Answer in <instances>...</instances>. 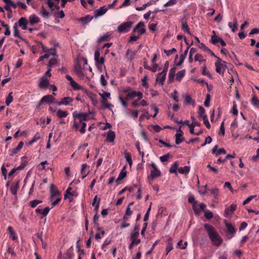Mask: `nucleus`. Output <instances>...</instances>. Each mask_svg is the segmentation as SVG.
<instances>
[{
    "label": "nucleus",
    "instance_id": "864d4df0",
    "mask_svg": "<svg viewBox=\"0 0 259 259\" xmlns=\"http://www.w3.org/2000/svg\"><path fill=\"white\" fill-rule=\"evenodd\" d=\"M198 47L206 52H207L208 51H209V49L207 47H206L203 43H199V44H198Z\"/></svg>",
    "mask_w": 259,
    "mask_h": 259
},
{
    "label": "nucleus",
    "instance_id": "58836bf2",
    "mask_svg": "<svg viewBox=\"0 0 259 259\" xmlns=\"http://www.w3.org/2000/svg\"><path fill=\"white\" fill-rule=\"evenodd\" d=\"M185 70H182L176 74V79L180 81L185 74Z\"/></svg>",
    "mask_w": 259,
    "mask_h": 259
},
{
    "label": "nucleus",
    "instance_id": "603ef678",
    "mask_svg": "<svg viewBox=\"0 0 259 259\" xmlns=\"http://www.w3.org/2000/svg\"><path fill=\"white\" fill-rule=\"evenodd\" d=\"M192 103H194V102L192 101V99L191 96L190 95H186L184 103L185 104L187 105V104H191Z\"/></svg>",
    "mask_w": 259,
    "mask_h": 259
},
{
    "label": "nucleus",
    "instance_id": "f257e3e1",
    "mask_svg": "<svg viewBox=\"0 0 259 259\" xmlns=\"http://www.w3.org/2000/svg\"><path fill=\"white\" fill-rule=\"evenodd\" d=\"M204 228L213 244L217 246H220L223 242V239L217 232L214 227L210 224H205Z\"/></svg>",
    "mask_w": 259,
    "mask_h": 259
},
{
    "label": "nucleus",
    "instance_id": "9b49d317",
    "mask_svg": "<svg viewBox=\"0 0 259 259\" xmlns=\"http://www.w3.org/2000/svg\"><path fill=\"white\" fill-rule=\"evenodd\" d=\"M19 181H17V182H14L12 183L10 186V191L11 193L15 196L17 195V191L18 189L19 188Z\"/></svg>",
    "mask_w": 259,
    "mask_h": 259
},
{
    "label": "nucleus",
    "instance_id": "aec40b11",
    "mask_svg": "<svg viewBox=\"0 0 259 259\" xmlns=\"http://www.w3.org/2000/svg\"><path fill=\"white\" fill-rule=\"evenodd\" d=\"M166 73H163L162 72L159 73L157 74L156 76V80L157 81H159V83L161 85H163L164 82L165 80Z\"/></svg>",
    "mask_w": 259,
    "mask_h": 259
},
{
    "label": "nucleus",
    "instance_id": "79ce46f5",
    "mask_svg": "<svg viewBox=\"0 0 259 259\" xmlns=\"http://www.w3.org/2000/svg\"><path fill=\"white\" fill-rule=\"evenodd\" d=\"M136 97V91H132L131 92H128L125 97V100H129L130 99H133Z\"/></svg>",
    "mask_w": 259,
    "mask_h": 259
},
{
    "label": "nucleus",
    "instance_id": "4c0bfd02",
    "mask_svg": "<svg viewBox=\"0 0 259 259\" xmlns=\"http://www.w3.org/2000/svg\"><path fill=\"white\" fill-rule=\"evenodd\" d=\"M14 29V35L15 37H19V38L22 39V37L20 35V32L17 28V23H15L13 26Z\"/></svg>",
    "mask_w": 259,
    "mask_h": 259
},
{
    "label": "nucleus",
    "instance_id": "37998d69",
    "mask_svg": "<svg viewBox=\"0 0 259 259\" xmlns=\"http://www.w3.org/2000/svg\"><path fill=\"white\" fill-rule=\"evenodd\" d=\"M12 92L9 93L8 97L6 98V104L7 106H9L13 102V97L12 96Z\"/></svg>",
    "mask_w": 259,
    "mask_h": 259
},
{
    "label": "nucleus",
    "instance_id": "dca6fc26",
    "mask_svg": "<svg viewBox=\"0 0 259 259\" xmlns=\"http://www.w3.org/2000/svg\"><path fill=\"white\" fill-rule=\"evenodd\" d=\"M183 135V132L181 130L180 128H179V130L177 131V134L175 135L176 137V143L178 145L180 144L181 143H182L184 140V138H182Z\"/></svg>",
    "mask_w": 259,
    "mask_h": 259
},
{
    "label": "nucleus",
    "instance_id": "5701e85b",
    "mask_svg": "<svg viewBox=\"0 0 259 259\" xmlns=\"http://www.w3.org/2000/svg\"><path fill=\"white\" fill-rule=\"evenodd\" d=\"M107 11V9L104 6L101 7L99 9H97L95 11L96 17H98L103 15Z\"/></svg>",
    "mask_w": 259,
    "mask_h": 259
},
{
    "label": "nucleus",
    "instance_id": "ea45409f",
    "mask_svg": "<svg viewBox=\"0 0 259 259\" xmlns=\"http://www.w3.org/2000/svg\"><path fill=\"white\" fill-rule=\"evenodd\" d=\"M42 202L41 200L35 199L32 201H30L29 202V205L32 208L35 207L37 205L41 203Z\"/></svg>",
    "mask_w": 259,
    "mask_h": 259
},
{
    "label": "nucleus",
    "instance_id": "49530a36",
    "mask_svg": "<svg viewBox=\"0 0 259 259\" xmlns=\"http://www.w3.org/2000/svg\"><path fill=\"white\" fill-rule=\"evenodd\" d=\"M204 217L208 220L212 219L213 217L212 212L209 210L204 211Z\"/></svg>",
    "mask_w": 259,
    "mask_h": 259
},
{
    "label": "nucleus",
    "instance_id": "e2e57ef3",
    "mask_svg": "<svg viewBox=\"0 0 259 259\" xmlns=\"http://www.w3.org/2000/svg\"><path fill=\"white\" fill-rule=\"evenodd\" d=\"M202 119L203 120V123L205 124V125L206 126V127L208 129L210 128L211 125L208 121L207 116H205L204 118H203Z\"/></svg>",
    "mask_w": 259,
    "mask_h": 259
},
{
    "label": "nucleus",
    "instance_id": "5fc2aeb1",
    "mask_svg": "<svg viewBox=\"0 0 259 259\" xmlns=\"http://www.w3.org/2000/svg\"><path fill=\"white\" fill-rule=\"evenodd\" d=\"M202 74L203 75H205V76H207L209 77V78L211 77V74L210 73V72L208 71L207 70L206 67L205 66H204L203 67V70H202Z\"/></svg>",
    "mask_w": 259,
    "mask_h": 259
},
{
    "label": "nucleus",
    "instance_id": "774afa93",
    "mask_svg": "<svg viewBox=\"0 0 259 259\" xmlns=\"http://www.w3.org/2000/svg\"><path fill=\"white\" fill-rule=\"evenodd\" d=\"M210 193L212 195L214 196L215 198L218 195L219 193V190L218 188H214L210 190Z\"/></svg>",
    "mask_w": 259,
    "mask_h": 259
},
{
    "label": "nucleus",
    "instance_id": "412c9836",
    "mask_svg": "<svg viewBox=\"0 0 259 259\" xmlns=\"http://www.w3.org/2000/svg\"><path fill=\"white\" fill-rule=\"evenodd\" d=\"M74 72L79 77H83L84 76L81 65L79 63H76L74 67Z\"/></svg>",
    "mask_w": 259,
    "mask_h": 259
},
{
    "label": "nucleus",
    "instance_id": "72a5a7b5",
    "mask_svg": "<svg viewBox=\"0 0 259 259\" xmlns=\"http://www.w3.org/2000/svg\"><path fill=\"white\" fill-rule=\"evenodd\" d=\"M179 163L177 161L175 162L169 168V172L171 174H177V170H178Z\"/></svg>",
    "mask_w": 259,
    "mask_h": 259
},
{
    "label": "nucleus",
    "instance_id": "8fccbe9b",
    "mask_svg": "<svg viewBox=\"0 0 259 259\" xmlns=\"http://www.w3.org/2000/svg\"><path fill=\"white\" fill-rule=\"evenodd\" d=\"M211 96L210 94H207L206 96V99L204 102V105L206 107H209L210 105V100Z\"/></svg>",
    "mask_w": 259,
    "mask_h": 259
},
{
    "label": "nucleus",
    "instance_id": "680f3d73",
    "mask_svg": "<svg viewBox=\"0 0 259 259\" xmlns=\"http://www.w3.org/2000/svg\"><path fill=\"white\" fill-rule=\"evenodd\" d=\"M251 102L253 105L259 107V100L256 97L252 98Z\"/></svg>",
    "mask_w": 259,
    "mask_h": 259
},
{
    "label": "nucleus",
    "instance_id": "473e14b6",
    "mask_svg": "<svg viewBox=\"0 0 259 259\" xmlns=\"http://www.w3.org/2000/svg\"><path fill=\"white\" fill-rule=\"evenodd\" d=\"M72 190V188L71 187H69L66 191V194L64 196V199H66V198L68 197V195L71 196H74L76 197L77 196V193L75 191H73L72 192H71V190Z\"/></svg>",
    "mask_w": 259,
    "mask_h": 259
},
{
    "label": "nucleus",
    "instance_id": "7c9ffc66",
    "mask_svg": "<svg viewBox=\"0 0 259 259\" xmlns=\"http://www.w3.org/2000/svg\"><path fill=\"white\" fill-rule=\"evenodd\" d=\"M93 17L92 16L87 15L85 17L80 18L79 19V21L82 23L83 25H85L90 22L93 19Z\"/></svg>",
    "mask_w": 259,
    "mask_h": 259
},
{
    "label": "nucleus",
    "instance_id": "9d476101",
    "mask_svg": "<svg viewBox=\"0 0 259 259\" xmlns=\"http://www.w3.org/2000/svg\"><path fill=\"white\" fill-rule=\"evenodd\" d=\"M50 193H51V201H53L55 197L57 196H59L60 195V192L58 190V189L55 187L53 184L51 185L50 188Z\"/></svg>",
    "mask_w": 259,
    "mask_h": 259
},
{
    "label": "nucleus",
    "instance_id": "e433bc0d",
    "mask_svg": "<svg viewBox=\"0 0 259 259\" xmlns=\"http://www.w3.org/2000/svg\"><path fill=\"white\" fill-rule=\"evenodd\" d=\"M198 113L199 118H204L205 116H207V115L205 114V111L204 108L201 106L199 107V110Z\"/></svg>",
    "mask_w": 259,
    "mask_h": 259
},
{
    "label": "nucleus",
    "instance_id": "f3484780",
    "mask_svg": "<svg viewBox=\"0 0 259 259\" xmlns=\"http://www.w3.org/2000/svg\"><path fill=\"white\" fill-rule=\"evenodd\" d=\"M139 236V235H138L137 233H132L130 237L131 242L136 245L139 244L141 241V239H138Z\"/></svg>",
    "mask_w": 259,
    "mask_h": 259
},
{
    "label": "nucleus",
    "instance_id": "bb28decb",
    "mask_svg": "<svg viewBox=\"0 0 259 259\" xmlns=\"http://www.w3.org/2000/svg\"><path fill=\"white\" fill-rule=\"evenodd\" d=\"M126 176V171L123 168L119 173V175L116 180V182L117 183V185H119L120 184V181H122L124 178H125Z\"/></svg>",
    "mask_w": 259,
    "mask_h": 259
},
{
    "label": "nucleus",
    "instance_id": "7ed1b4c3",
    "mask_svg": "<svg viewBox=\"0 0 259 259\" xmlns=\"http://www.w3.org/2000/svg\"><path fill=\"white\" fill-rule=\"evenodd\" d=\"M225 224L227 228V232L231 235V236H227V238L228 239H231L235 234L236 229L232 224L228 223L227 221H225Z\"/></svg>",
    "mask_w": 259,
    "mask_h": 259
},
{
    "label": "nucleus",
    "instance_id": "2eb2a0df",
    "mask_svg": "<svg viewBox=\"0 0 259 259\" xmlns=\"http://www.w3.org/2000/svg\"><path fill=\"white\" fill-rule=\"evenodd\" d=\"M41 102L47 103H56L55 102V98L51 95H48L47 96H44L41 99Z\"/></svg>",
    "mask_w": 259,
    "mask_h": 259
},
{
    "label": "nucleus",
    "instance_id": "3c124183",
    "mask_svg": "<svg viewBox=\"0 0 259 259\" xmlns=\"http://www.w3.org/2000/svg\"><path fill=\"white\" fill-rule=\"evenodd\" d=\"M237 29H238V21H237V19L236 18H234L233 19V28H232V29L231 30V31L233 32H235L237 30Z\"/></svg>",
    "mask_w": 259,
    "mask_h": 259
},
{
    "label": "nucleus",
    "instance_id": "a878e982",
    "mask_svg": "<svg viewBox=\"0 0 259 259\" xmlns=\"http://www.w3.org/2000/svg\"><path fill=\"white\" fill-rule=\"evenodd\" d=\"M101 103L103 109L108 108L111 110V108L113 106L111 104L108 103L107 100L103 96H102Z\"/></svg>",
    "mask_w": 259,
    "mask_h": 259
},
{
    "label": "nucleus",
    "instance_id": "0e129e2a",
    "mask_svg": "<svg viewBox=\"0 0 259 259\" xmlns=\"http://www.w3.org/2000/svg\"><path fill=\"white\" fill-rule=\"evenodd\" d=\"M192 208L195 215L196 216H199L200 214V210L197 208L196 205H193Z\"/></svg>",
    "mask_w": 259,
    "mask_h": 259
},
{
    "label": "nucleus",
    "instance_id": "f03ea898",
    "mask_svg": "<svg viewBox=\"0 0 259 259\" xmlns=\"http://www.w3.org/2000/svg\"><path fill=\"white\" fill-rule=\"evenodd\" d=\"M133 23L131 21L123 22L117 27V31L120 33H126L130 31Z\"/></svg>",
    "mask_w": 259,
    "mask_h": 259
},
{
    "label": "nucleus",
    "instance_id": "338daca9",
    "mask_svg": "<svg viewBox=\"0 0 259 259\" xmlns=\"http://www.w3.org/2000/svg\"><path fill=\"white\" fill-rule=\"evenodd\" d=\"M177 52V50L175 48H172V49L166 50H164V52L167 55L169 56L172 54H174Z\"/></svg>",
    "mask_w": 259,
    "mask_h": 259
},
{
    "label": "nucleus",
    "instance_id": "a19ab883",
    "mask_svg": "<svg viewBox=\"0 0 259 259\" xmlns=\"http://www.w3.org/2000/svg\"><path fill=\"white\" fill-rule=\"evenodd\" d=\"M39 44H41V42H36V45L32 47V51L33 54L37 53L39 52L41 46H39Z\"/></svg>",
    "mask_w": 259,
    "mask_h": 259
},
{
    "label": "nucleus",
    "instance_id": "c9c22d12",
    "mask_svg": "<svg viewBox=\"0 0 259 259\" xmlns=\"http://www.w3.org/2000/svg\"><path fill=\"white\" fill-rule=\"evenodd\" d=\"M68 113L66 111H63L61 109L58 110L57 111V116L59 118H64L66 117L68 115Z\"/></svg>",
    "mask_w": 259,
    "mask_h": 259
},
{
    "label": "nucleus",
    "instance_id": "4468645a",
    "mask_svg": "<svg viewBox=\"0 0 259 259\" xmlns=\"http://www.w3.org/2000/svg\"><path fill=\"white\" fill-rule=\"evenodd\" d=\"M40 21L39 18L35 14L31 15L29 17L28 23L31 25H34Z\"/></svg>",
    "mask_w": 259,
    "mask_h": 259
},
{
    "label": "nucleus",
    "instance_id": "6ab92c4d",
    "mask_svg": "<svg viewBox=\"0 0 259 259\" xmlns=\"http://www.w3.org/2000/svg\"><path fill=\"white\" fill-rule=\"evenodd\" d=\"M73 100L70 97H64L62 99L61 101L57 102L58 105H68L73 102Z\"/></svg>",
    "mask_w": 259,
    "mask_h": 259
},
{
    "label": "nucleus",
    "instance_id": "13d9d810",
    "mask_svg": "<svg viewBox=\"0 0 259 259\" xmlns=\"http://www.w3.org/2000/svg\"><path fill=\"white\" fill-rule=\"evenodd\" d=\"M170 157L169 153H167L165 154L161 157H160V160L162 162H164L167 161L168 158Z\"/></svg>",
    "mask_w": 259,
    "mask_h": 259
},
{
    "label": "nucleus",
    "instance_id": "09e8293b",
    "mask_svg": "<svg viewBox=\"0 0 259 259\" xmlns=\"http://www.w3.org/2000/svg\"><path fill=\"white\" fill-rule=\"evenodd\" d=\"M3 2L6 4H8L10 5L11 7L13 8L14 9H16L18 6L17 3H15L11 0H3Z\"/></svg>",
    "mask_w": 259,
    "mask_h": 259
},
{
    "label": "nucleus",
    "instance_id": "4d7b16f0",
    "mask_svg": "<svg viewBox=\"0 0 259 259\" xmlns=\"http://www.w3.org/2000/svg\"><path fill=\"white\" fill-rule=\"evenodd\" d=\"M188 245L187 242H185L184 244H183V241L180 240L178 243V246H179V247L182 249H184L186 248L187 246Z\"/></svg>",
    "mask_w": 259,
    "mask_h": 259
},
{
    "label": "nucleus",
    "instance_id": "c03bdc74",
    "mask_svg": "<svg viewBox=\"0 0 259 259\" xmlns=\"http://www.w3.org/2000/svg\"><path fill=\"white\" fill-rule=\"evenodd\" d=\"M170 239H169L168 240V241L167 242V245H166V253H165V256H166L168 253L173 249V246H172V243L170 241Z\"/></svg>",
    "mask_w": 259,
    "mask_h": 259
},
{
    "label": "nucleus",
    "instance_id": "b1692460",
    "mask_svg": "<svg viewBox=\"0 0 259 259\" xmlns=\"http://www.w3.org/2000/svg\"><path fill=\"white\" fill-rule=\"evenodd\" d=\"M115 138V133L113 131L110 130L107 133V137H106L107 142H110V143L113 142L114 141Z\"/></svg>",
    "mask_w": 259,
    "mask_h": 259
},
{
    "label": "nucleus",
    "instance_id": "bf43d9fd",
    "mask_svg": "<svg viewBox=\"0 0 259 259\" xmlns=\"http://www.w3.org/2000/svg\"><path fill=\"white\" fill-rule=\"evenodd\" d=\"M100 80L101 84L103 87H105L107 85V83L104 75L102 74L101 75Z\"/></svg>",
    "mask_w": 259,
    "mask_h": 259
},
{
    "label": "nucleus",
    "instance_id": "052dcab7",
    "mask_svg": "<svg viewBox=\"0 0 259 259\" xmlns=\"http://www.w3.org/2000/svg\"><path fill=\"white\" fill-rule=\"evenodd\" d=\"M188 202L193 205H196L197 201L195 200L194 196L191 195L188 198Z\"/></svg>",
    "mask_w": 259,
    "mask_h": 259
},
{
    "label": "nucleus",
    "instance_id": "393cba45",
    "mask_svg": "<svg viewBox=\"0 0 259 259\" xmlns=\"http://www.w3.org/2000/svg\"><path fill=\"white\" fill-rule=\"evenodd\" d=\"M189 49V46L187 47L184 53L180 55V60L177 64V66H180L183 63L186 56H187Z\"/></svg>",
    "mask_w": 259,
    "mask_h": 259
},
{
    "label": "nucleus",
    "instance_id": "39448f33",
    "mask_svg": "<svg viewBox=\"0 0 259 259\" xmlns=\"http://www.w3.org/2000/svg\"><path fill=\"white\" fill-rule=\"evenodd\" d=\"M153 169L151 170L150 176L149 178L154 179L161 175L160 171L157 168L156 164L154 162H152L151 164Z\"/></svg>",
    "mask_w": 259,
    "mask_h": 259
},
{
    "label": "nucleus",
    "instance_id": "423d86ee",
    "mask_svg": "<svg viewBox=\"0 0 259 259\" xmlns=\"http://www.w3.org/2000/svg\"><path fill=\"white\" fill-rule=\"evenodd\" d=\"M223 63H226L225 61H222L220 58H218V61L215 63L216 72L219 74H223L225 70H224Z\"/></svg>",
    "mask_w": 259,
    "mask_h": 259
},
{
    "label": "nucleus",
    "instance_id": "1a4fd4ad",
    "mask_svg": "<svg viewBox=\"0 0 259 259\" xmlns=\"http://www.w3.org/2000/svg\"><path fill=\"white\" fill-rule=\"evenodd\" d=\"M210 42L214 45H217V43L219 42L220 43L221 46L223 47L226 46V43L224 41V40L222 38L218 37L215 35H212L211 36Z\"/></svg>",
    "mask_w": 259,
    "mask_h": 259
},
{
    "label": "nucleus",
    "instance_id": "f8f14e48",
    "mask_svg": "<svg viewBox=\"0 0 259 259\" xmlns=\"http://www.w3.org/2000/svg\"><path fill=\"white\" fill-rule=\"evenodd\" d=\"M49 85V80L45 76L41 77L39 79L38 87L41 89H46Z\"/></svg>",
    "mask_w": 259,
    "mask_h": 259
},
{
    "label": "nucleus",
    "instance_id": "ddd939ff",
    "mask_svg": "<svg viewBox=\"0 0 259 259\" xmlns=\"http://www.w3.org/2000/svg\"><path fill=\"white\" fill-rule=\"evenodd\" d=\"M17 24L23 30L27 29V25L28 23V20L25 17H21L17 23Z\"/></svg>",
    "mask_w": 259,
    "mask_h": 259
},
{
    "label": "nucleus",
    "instance_id": "2f4dec72",
    "mask_svg": "<svg viewBox=\"0 0 259 259\" xmlns=\"http://www.w3.org/2000/svg\"><path fill=\"white\" fill-rule=\"evenodd\" d=\"M181 24H182V26H181L182 30L183 31L187 32L188 34L191 35L190 28H189L188 25L187 24V23L186 21H182L181 22Z\"/></svg>",
    "mask_w": 259,
    "mask_h": 259
},
{
    "label": "nucleus",
    "instance_id": "69168bd1",
    "mask_svg": "<svg viewBox=\"0 0 259 259\" xmlns=\"http://www.w3.org/2000/svg\"><path fill=\"white\" fill-rule=\"evenodd\" d=\"M195 60L196 61L203 62L205 60L203 59V56L200 54H197L195 56Z\"/></svg>",
    "mask_w": 259,
    "mask_h": 259
},
{
    "label": "nucleus",
    "instance_id": "cd10ccee",
    "mask_svg": "<svg viewBox=\"0 0 259 259\" xmlns=\"http://www.w3.org/2000/svg\"><path fill=\"white\" fill-rule=\"evenodd\" d=\"M176 68L175 67H174L170 69L168 73V81L169 82L173 81L176 74Z\"/></svg>",
    "mask_w": 259,
    "mask_h": 259
},
{
    "label": "nucleus",
    "instance_id": "a18cd8bd",
    "mask_svg": "<svg viewBox=\"0 0 259 259\" xmlns=\"http://www.w3.org/2000/svg\"><path fill=\"white\" fill-rule=\"evenodd\" d=\"M40 138V136L39 133H36L32 139L29 142V145H32L34 143L36 142L37 140H38Z\"/></svg>",
    "mask_w": 259,
    "mask_h": 259
},
{
    "label": "nucleus",
    "instance_id": "a211bd4d",
    "mask_svg": "<svg viewBox=\"0 0 259 259\" xmlns=\"http://www.w3.org/2000/svg\"><path fill=\"white\" fill-rule=\"evenodd\" d=\"M39 46L40 48L42 49V52L46 53H49L50 55L53 56H56V49L55 48H51L50 49H48L46 47H45L41 42L39 44Z\"/></svg>",
    "mask_w": 259,
    "mask_h": 259
},
{
    "label": "nucleus",
    "instance_id": "c85d7f7f",
    "mask_svg": "<svg viewBox=\"0 0 259 259\" xmlns=\"http://www.w3.org/2000/svg\"><path fill=\"white\" fill-rule=\"evenodd\" d=\"M51 13L52 12H49L47 11L43 6L41 7L40 14L43 18L46 19L48 18L51 15Z\"/></svg>",
    "mask_w": 259,
    "mask_h": 259
},
{
    "label": "nucleus",
    "instance_id": "6e6d98bb",
    "mask_svg": "<svg viewBox=\"0 0 259 259\" xmlns=\"http://www.w3.org/2000/svg\"><path fill=\"white\" fill-rule=\"evenodd\" d=\"M178 0H169L168 2L164 5L165 7L171 6L177 4Z\"/></svg>",
    "mask_w": 259,
    "mask_h": 259
},
{
    "label": "nucleus",
    "instance_id": "0eeeda50",
    "mask_svg": "<svg viewBox=\"0 0 259 259\" xmlns=\"http://www.w3.org/2000/svg\"><path fill=\"white\" fill-rule=\"evenodd\" d=\"M236 207L237 205L236 204H232L229 208H226L225 210V217L227 218H231Z\"/></svg>",
    "mask_w": 259,
    "mask_h": 259
},
{
    "label": "nucleus",
    "instance_id": "4be33fe9",
    "mask_svg": "<svg viewBox=\"0 0 259 259\" xmlns=\"http://www.w3.org/2000/svg\"><path fill=\"white\" fill-rule=\"evenodd\" d=\"M50 209L51 208L47 206L46 207L44 210H42L41 209H40L39 208H37L35 211L36 213L41 214L42 217H44L48 215Z\"/></svg>",
    "mask_w": 259,
    "mask_h": 259
},
{
    "label": "nucleus",
    "instance_id": "c756f323",
    "mask_svg": "<svg viewBox=\"0 0 259 259\" xmlns=\"http://www.w3.org/2000/svg\"><path fill=\"white\" fill-rule=\"evenodd\" d=\"M89 167V166L86 163H84L82 165L81 171H80L82 179H84L88 175V173L86 172V169Z\"/></svg>",
    "mask_w": 259,
    "mask_h": 259
},
{
    "label": "nucleus",
    "instance_id": "6e6552de",
    "mask_svg": "<svg viewBox=\"0 0 259 259\" xmlns=\"http://www.w3.org/2000/svg\"><path fill=\"white\" fill-rule=\"evenodd\" d=\"M143 27H144V23L143 22L138 23L134 28L133 32H137L140 35L144 34L146 32V29Z\"/></svg>",
    "mask_w": 259,
    "mask_h": 259
},
{
    "label": "nucleus",
    "instance_id": "f704fd0d",
    "mask_svg": "<svg viewBox=\"0 0 259 259\" xmlns=\"http://www.w3.org/2000/svg\"><path fill=\"white\" fill-rule=\"evenodd\" d=\"M178 171L181 174L186 175L190 171V167L185 166L184 167H179Z\"/></svg>",
    "mask_w": 259,
    "mask_h": 259
},
{
    "label": "nucleus",
    "instance_id": "de8ad7c7",
    "mask_svg": "<svg viewBox=\"0 0 259 259\" xmlns=\"http://www.w3.org/2000/svg\"><path fill=\"white\" fill-rule=\"evenodd\" d=\"M70 84L73 88V89L75 90H79L81 89V86L78 85V83L76 82L74 80L72 81Z\"/></svg>",
    "mask_w": 259,
    "mask_h": 259
},
{
    "label": "nucleus",
    "instance_id": "20e7f679",
    "mask_svg": "<svg viewBox=\"0 0 259 259\" xmlns=\"http://www.w3.org/2000/svg\"><path fill=\"white\" fill-rule=\"evenodd\" d=\"M74 119H78L80 123L88 120V114L83 112L77 113L76 111L73 113Z\"/></svg>",
    "mask_w": 259,
    "mask_h": 259
}]
</instances>
